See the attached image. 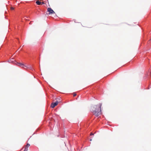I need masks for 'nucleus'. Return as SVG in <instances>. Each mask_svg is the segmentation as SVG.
Wrapping results in <instances>:
<instances>
[{"label": "nucleus", "mask_w": 151, "mask_h": 151, "mask_svg": "<svg viewBox=\"0 0 151 151\" xmlns=\"http://www.w3.org/2000/svg\"><path fill=\"white\" fill-rule=\"evenodd\" d=\"M102 104L100 103L98 105H95L92 110L93 113L96 116H97L101 114V108Z\"/></svg>", "instance_id": "1"}, {"label": "nucleus", "mask_w": 151, "mask_h": 151, "mask_svg": "<svg viewBox=\"0 0 151 151\" xmlns=\"http://www.w3.org/2000/svg\"><path fill=\"white\" fill-rule=\"evenodd\" d=\"M59 102V101H57L55 102L52 103L51 106V107L52 108H54L58 105Z\"/></svg>", "instance_id": "2"}, {"label": "nucleus", "mask_w": 151, "mask_h": 151, "mask_svg": "<svg viewBox=\"0 0 151 151\" xmlns=\"http://www.w3.org/2000/svg\"><path fill=\"white\" fill-rule=\"evenodd\" d=\"M47 11L49 12V14H55V12L51 8H48Z\"/></svg>", "instance_id": "3"}, {"label": "nucleus", "mask_w": 151, "mask_h": 151, "mask_svg": "<svg viewBox=\"0 0 151 151\" xmlns=\"http://www.w3.org/2000/svg\"><path fill=\"white\" fill-rule=\"evenodd\" d=\"M17 65H19V66H24L25 67H27V68H29L28 67H27V66H26V65H24L22 63H17Z\"/></svg>", "instance_id": "4"}, {"label": "nucleus", "mask_w": 151, "mask_h": 151, "mask_svg": "<svg viewBox=\"0 0 151 151\" xmlns=\"http://www.w3.org/2000/svg\"><path fill=\"white\" fill-rule=\"evenodd\" d=\"M30 146V145L29 144H27L26 146H25L24 151H27L28 150V148Z\"/></svg>", "instance_id": "5"}, {"label": "nucleus", "mask_w": 151, "mask_h": 151, "mask_svg": "<svg viewBox=\"0 0 151 151\" xmlns=\"http://www.w3.org/2000/svg\"><path fill=\"white\" fill-rule=\"evenodd\" d=\"M36 3L38 5H41V2H40L39 0H37L36 2Z\"/></svg>", "instance_id": "6"}, {"label": "nucleus", "mask_w": 151, "mask_h": 151, "mask_svg": "<svg viewBox=\"0 0 151 151\" xmlns=\"http://www.w3.org/2000/svg\"><path fill=\"white\" fill-rule=\"evenodd\" d=\"M11 9L12 10H14V8L12 7H11Z\"/></svg>", "instance_id": "7"}, {"label": "nucleus", "mask_w": 151, "mask_h": 151, "mask_svg": "<svg viewBox=\"0 0 151 151\" xmlns=\"http://www.w3.org/2000/svg\"><path fill=\"white\" fill-rule=\"evenodd\" d=\"M76 94L75 93H73V96H74V97L75 96H76Z\"/></svg>", "instance_id": "8"}, {"label": "nucleus", "mask_w": 151, "mask_h": 151, "mask_svg": "<svg viewBox=\"0 0 151 151\" xmlns=\"http://www.w3.org/2000/svg\"><path fill=\"white\" fill-rule=\"evenodd\" d=\"M41 4H45V3L43 2H41Z\"/></svg>", "instance_id": "9"}, {"label": "nucleus", "mask_w": 151, "mask_h": 151, "mask_svg": "<svg viewBox=\"0 0 151 151\" xmlns=\"http://www.w3.org/2000/svg\"><path fill=\"white\" fill-rule=\"evenodd\" d=\"M93 135V133H91L90 134V135Z\"/></svg>", "instance_id": "10"}, {"label": "nucleus", "mask_w": 151, "mask_h": 151, "mask_svg": "<svg viewBox=\"0 0 151 151\" xmlns=\"http://www.w3.org/2000/svg\"><path fill=\"white\" fill-rule=\"evenodd\" d=\"M92 139H90V141H92Z\"/></svg>", "instance_id": "11"}]
</instances>
